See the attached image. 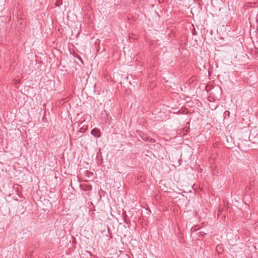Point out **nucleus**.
Returning a JSON list of instances; mask_svg holds the SVG:
<instances>
[{
  "label": "nucleus",
  "instance_id": "nucleus-3",
  "mask_svg": "<svg viewBox=\"0 0 258 258\" xmlns=\"http://www.w3.org/2000/svg\"><path fill=\"white\" fill-rule=\"evenodd\" d=\"M91 134L96 137H100V132L99 130L97 128H94L91 131Z\"/></svg>",
  "mask_w": 258,
  "mask_h": 258
},
{
  "label": "nucleus",
  "instance_id": "nucleus-1",
  "mask_svg": "<svg viewBox=\"0 0 258 258\" xmlns=\"http://www.w3.org/2000/svg\"><path fill=\"white\" fill-rule=\"evenodd\" d=\"M140 137L144 141H148L150 143H155V140L154 139L147 137L144 133L140 131L138 132Z\"/></svg>",
  "mask_w": 258,
  "mask_h": 258
},
{
  "label": "nucleus",
  "instance_id": "nucleus-2",
  "mask_svg": "<svg viewBox=\"0 0 258 258\" xmlns=\"http://www.w3.org/2000/svg\"><path fill=\"white\" fill-rule=\"evenodd\" d=\"M80 187L82 189L85 191H89L92 189V186L90 185L81 184Z\"/></svg>",
  "mask_w": 258,
  "mask_h": 258
},
{
  "label": "nucleus",
  "instance_id": "nucleus-6",
  "mask_svg": "<svg viewBox=\"0 0 258 258\" xmlns=\"http://www.w3.org/2000/svg\"><path fill=\"white\" fill-rule=\"evenodd\" d=\"M81 130H84V131H81V132H84V131H85V128H83V127H82V128H81Z\"/></svg>",
  "mask_w": 258,
  "mask_h": 258
},
{
  "label": "nucleus",
  "instance_id": "nucleus-5",
  "mask_svg": "<svg viewBox=\"0 0 258 258\" xmlns=\"http://www.w3.org/2000/svg\"><path fill=\"white\" fill-rule=\"evenodd\" d=\"M229 114H230V112L229 111H226L224 112V114H225V116H226V115L229 116Z\"/></svg>",
  "mask_w": 258,
  "mask_h": 258
},
{
  "label": "nucleus",
  "instance_id": "nucleus-4",
  "mask_svg": "<svg viewBox=\"0 0 258 258\" xmlns=\"http://www.w3.org/2000/svg\"><path fill=\"white\" fill-rule=\"evenodd\" d=\"M85 175L88 177H90L93 175V173L90 171L87 170L85 172Z\"/></svg>",
  "mask_w": 258,
  "mask_h": 258
}]
</instances>
